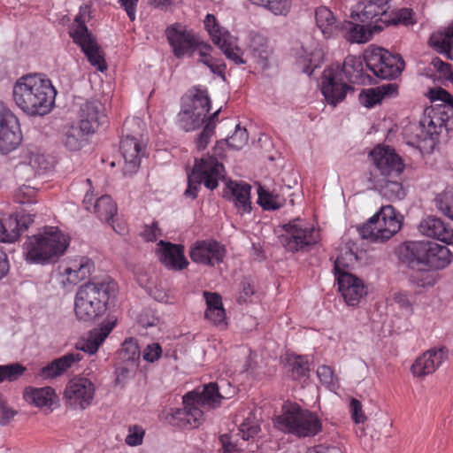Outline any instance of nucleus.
<instances>
[{"mask_svg": "<svg viewBox=\"0 0 453 453\" xmlns=\"http://www.w3.org/2000/svg\"><path fill=\"white\" fill-rule=\"evenodd\" d=\"M225 397L220 394L217 383H209L202 391L187 393L182 398L183 408L164 411L161 418L182 429L196 428L203 422L204 412L218 406Z\"/></svg>", "mask_w": 453, "mask_h": 453, "instance_id": "f257e3e1", "label": "nucleus"}, {"mask_svg": "<svg viewBox=\"0 0 453 453\" xmlns=\"http://www.w3.org/2000/svg\"><path fill=\"white\" fill-rule=\"evenodd\" d=\"M57 90L51 81L42 74H26L14 83L15 104L29 116H43L52 110Z\"/></svg>", "mask_w": 453, "mask_h": 453, "instance_id": "f03ea898", "label": "nucleus"}, {"mask_svg": "<svg viewBox=\"0 0 453 453\" xmlns=\"http://www.w3.org/2000/svg\"><path fill=\"white\" fill-rule=\"evenodd\" d=\"M364 57L349 55L345 58L342 66L332 65L323 72L321 92L326 101L334 106L342 102L350 88L342 80V73L351 83L366 84L372 82V77L366 73Z\"/></svg>", "mask_w": 453, "mask_h": 453, "instance_id": "7ed1b4c3", "label": "nucleus"}, {"mask_svg": "<svg viewBox=\"0 0 453 453\" xmlns=\"http://www.w3.org/2000/svg\"><path fill=\"white\" fill-rule=\"evenodd\" d=\"M399 259L410 268L424 266L441 270L452 261L448 247L429 241H410L403 242L398 250Z\"/></svg>", "mask_w": 453, "mask_h": 453, "instance_id": "20e7f679", "label": "nucleus"}, {"mask_svg": "<svg viewBox=\"0 0 453 453\" xmlns=\"http://www.w3.org/2000/svg\"><path fill=\"white\" fill-rule=\"evenodd\" d=\"M70 240L58 227L47 226L43 233L32 235L25 242L27 260L37 264L56 262L65 254Z\"/></svg>", "mask_w": 453, "mask_h": 453, "instance_id": "39448f33", "label": "nucleus"}, {"mask_svg": "<svg viewBox=\"0 0 453 453\" xmlns=\"http://www.w3.org/2000/svg\"><path fill=\"white\" fill-rule=\"evenodd\" d=\"M115 288L116 283L108 280L100 282L88 281L81 286L74 302L76 318L81 321L90 322L102 315Z\"/></svg>", "mask_w": 453, "mask_h": 453, "instance_id": "423d86ee", "label": "nucleus"}, {"mask_svg": "<svg viewBox=\"0 0 453 453\" xmlns=\"http://www.w3.org/2000/svg\"><path fill=\"white\" fill-rule=\"evenodd\" d=\"M276 426L279 429L298 437L314 436L322 429L319 417L296 403L283 406L282 414L276 417Z\"/></svg>", "mask_w": 453, "mask_h": 453, "instance_id": "0eeeda50", "label": "nucleus"}, {"mask_svg": "<svg viewBox=\"0 0 453 453\" xmlns=\"http://www.w3.org/2000/svg\"><path fill=\"white\" fill-rule=\"evenodd\" d=\"M224 179V165L212 156H204L196 159L194 167L188 177V188L184 192L186 197L196 198L200 185L213 190L218 188L219 180Z\"/></svg>", "mask_w": 453, "mask_h": 453, "instance_id": "6e6552de", "label": "nucleus"}, {"mask_svg": "<svg viewBox=\"0 0 453 453\" xmlns=\"http://www.w3.org/2000/svg\"><path fill=\"white\" fill-rule=\"evenodd\" d=\"M280 235L283 247L291 253L304 252L320 241V231L315 226L299 218L283 226Z\"/></svg>", "mask_w": 453, "mask_h": 453, "instance_id": "1a4fd4ad", "label": "nucleus"}, {"mask_svg": "<svg viewBox=\"0 0 453 453\" xmlns=\"http://www.w3.org/2000/svg\"><path fill=\"white\" fill-rule=\"evenodd\" d=\"M211 109V99L206 88H193L188 91L179 113L180 127L186 132L194 131L204 121Z\"/></svg>", "mask_w": 453, "mask_h": 453, "instance_id": "9d476101", "label": "nucleus"}, {"mask_svg": "<svg viewBox=\"0 0 453 453\" xmlns=\"http://www.w3.org/2000/svg\"><path fill=\"white\" fill-rule=\"evenodd\" d=\"M402 221L399 214L391 205L383 206L365 224L358 227L363 239L372 242H383L390 239L401 228Z\"/></svg>", "mask_w": 453, "mask_h": 453, "instance_id": "9b49d317", "label": "nucleus"}, {"mask_svg": "<svg viewBox=\"0 0 453 453\" xmlns=\"http://www.w3.org/2000/svg\"><path fill=\"white\" fill-rule=\"evenodd\" d=\"M357 259L352 251H347L344 255L337 257L334 261V274L338 281L339 291L349 305L357 304L366 294L363 281L347 272L349 265Z\"/></svg>", "mask_w": 453, "mask_h": 453, "instance_id": "f8f14e48", "label": "nucleus"}, {"mask_svg": "<svg viewBox=\"0 0 453 453\" xmlns=\"http://www.w3.org/2000/svg\"><path fill=\"white\" fill-rule=\"evenodd\" d=\"M364 58L366 68L380 79H395L404 67V61L400 55H394L383 48L372 45L365 50Z\"/></svg>", "mask_w": 453, "mask_h": 453, "instance_id": "ddd939ff", "label": "nucleus"}, {"mask_svg": "<svg viewBox=\"0 0 453 453\" xmlns=\"http://www.w3.org/2000/svg\"><path fill=\"white\" fill-rule=\"evenodd\" d=\"M95 394L96 387L89 379L74 377L67 382L63 399L68 408L83 411L92 404Z\"/></svg>", "mask_w": 453, "mask_h": 453, "instance_id": "4468645a", "label": "nucleus"}, {"mask_svg": "<svg viewBox=\"0 0 453 453\" xmlns=\"http://www.w3.org/2000/svg\"><path fill=\"white\" fill-rule=\"evenodd\" d=\"M165 36L177 58L191 57L199 46L200 37L193 30L188 29L180 23H173L166 27Z\"/></svg>", "mask_w": 453, "mask_h": 453, "instance_id": "2eb2a0df", "label": "nucleus"}, {"mask_svg": "<svg viewBox=\"0 0 453 453\" xmlns=\"http://www.w3.org/2000/svg\"><path fill=\"white\" fill-rule=\"evenodd\" d=\"M373 168L370 171L369 180L378 177H398L403 170L401 157L389 147L377 146L370 154Z\"/></svg>", "mask_w": 453, "mask_h": 453, "instance_id": "dca6fc26", "label": "nucleus"}, {"mask_svg": "<svg viewBox=\"0 0 453 453\" xmlns=\"http://www.w3.org/2000/svg\"><path fill=\"white\" fill-rule=\"evenodd\" d=\"M389 7L377 0H367L357 4L351 17L362 23H367L375 31H382L390 23Z\"/></svg>", "mask_w": 453, "mask_h": 453, "instance_id": "f3484780", "label": "nucleus"}, {"mask_svg": "<svg viewBox=\"0 0 453 453\" xmlns=\"http://www.w3.org/2000/svg\"><path fill=\"white\" fill-rule=\"evenodd\" d=\"M22 133L18 117L0 103V152L9 153L19 147Z\"/></svg>", "mask_w": 453, "mask_h": 453, "instance_id": "a211bd4d", "label": "nucleus"}, {"mask_svg": "<svg viewBox=\"0 0 453 453\" xmlns=\"http://www.w3.org/2000/svg\"><path fill=\"white\" fill-rule=\"evenodd\" d=\"M94 269L93 261L87 257H75L63 261L58 267L60 283L76 285L88 278Z\"/></svg>", "mask_w": 453, "mask_h": 453, "instance_id": "6ab92c4d", "label": "nucleus"}, {"mask_svg": "<svg viewBox=\"0 0 453 453\" xmlns=\"http://www.w3.org/2000/svg\"><path fill=\"white\" fill-rule=\"evenodd\" d=\"M225 247L214 240L196 241L189 250V257L194 263L204 265H215L223 262Z\"/></svg>", "mask_w": 453, "mask_h": 453, "instance_id": "aec40b11", "label": "nucleus"}, {"mask_svg": "<svg viewBox=\"0 0 453 453\" xmlns=\"http://www.w3.org/2000/svg\"><path fill=\"white\" fill-rule=\"evenodd\" d=\"M448 358V349L445 347L434 348L419 356L411 367L414 377L424 378L433 374Z\"/></svg>", "mask_w": 453, "mask_h": 453, "instance_id": "412c9836", "label": "nucleus"}, {"mask_svg": "<svg viewBox=\"0 0 453 453\" xmlns=\"http://www.w3.org/2000/svg\"><path fill=\"white\" fill-rule=\"evenodd\" d=\"M120 152L125 160L124 173L132 174L140 166L141 159L146 155V146L133 135H125L120 142Z\"/></svg>", "mask_w": 453, "mask_h": 453, "instance_id": "4be33fe9", "label": "nucleus"}, {"mask_svg": "<svg viewBox=\"0 0 453 453\" xmlns=\"http://www.w3.org/2000/svg\"><path fill=\"white\" fill-rule=\"evenodd\" d=\"M403 135L409 145L426 151L433 150L438 140L423 119L405 127Z\"/></svg>", "mask_w": 453, "mask_h": 453, "instance_id": "5701e85b", "label": "nucleus"}, {"mask_svg": "<svg viewBox=\"0 0 453 453\" xmlns=\"http://www.w3.org/2000/svg\"><path fill=\"white\" fill-rule=\"evenodd\" d=\"M157 246L158 258L166 268L180 271L188 267V262L184 255L183 245L160 241Z\"/></svg>", "mask_w": 453, "mask_h": 453, "instance_id": "b1692460", "label": "nucleus"}, {"mask_svg": "<svg viewBox=\"0 0 453 453\" xmlns=\"http://www.w3.org/2000/svg\"><path fill=\"white\" fill-rule=\"evenodd\" d=\"M250 190L251 187L248 183L229 180L224 189L223 196L234 203L238 212L242 215L251 211Z\"/></svg>", "mask_w": 453, "mask_h": 453, "instance_id": "393cba45", "label": "nucleus"}, {"mask_svg": "<svg viewBox=\"0 0 453 453\" xmlns=\"http://www.w3.org/2000/svg\"><path fill=\"white\" fill-rule=\"evenodd\" d=\"M104 107L102 103L97 100L87 101L84 103L80 111V121L83 127V130L95 133L98 127L106 122V115L104 112Z\"/></svg>", "mask_w": 453, "mask_h": 453, "instance_id": "a878e982", "label": "nucleus"}, {"mask_svg": "<svg viewBox=\"0 0 453 453\" xmlns=\"http://www.w3.org/2000/svg\"><path fill=\"white\" fill-rule=\"evenodd\" d=\"M421 234L453 245V228L435 216H427L418 225Z\"/></svg>", "mask_w": 453, "mask_h": 453, "instance_id": "bb28decb", "label": "nucleus"}, {"mask_svg": "<svg viewBox=\"0 0 453 453\" xmlns=\"http://www.w3.org/2000/svg\"><path fill=\"white\" fill-rule=\"evenodd\" d=\"M141 351L136 339L127 338L117 353L119 366L117 371L123 374L138 367Z\"/></svg>", "mask_w": 453, "mask_h": 453, "instance_id": "cd10ccee", "label": "nucleus"}, {"mask_svg": "<svg viewBox=\"0 0 453 453\" xmlns=\"http://www.w3.org/2000/svg\"><path fill=\"white\" fill-rule=\"evenodd\" d=\"M81 359L82 355L80 352L67 353L43 366L40 370L39 376L44 380L57 378L64 374Z\"/></svg>", "mask_w": 453, "mask_h": 453, "instance_id": "c85d7f7f", "label": "nucleus"}, {"mask_svg": "<svg viewBox=\"0 0 453 453\" xmlns=\"http://www.w3.org/2000/svg\"><path fill=\"white\" fill-rule=\"evenodd\" d=\"M203 297L206 303L204 318L214 326L225 328L226 317L221 296L216 292L204 291Z\"/></svg>", "mask_w": 453, "mask_h": 453, "instance_id": "c756f323", "label": "nucleus"}, {"mask_svg": "<svg viewBox=\"0 0 453 453\" xmlns=\"http://www.w3.org/2000/svg\"><path fill=\"white\" fill-rule=\"evenodd\" d=\"M429 44L438 53L453 60V22L434 31L429 38Z\"/></svg>", "mask_w": 453, "mask_h": 453, "instance_id": "7c9ffc66", "label": "nucleus"}, {"mask_svg": "<svg viewBox=\"0 0 453 453\" xmlns=\"http://www.w3.org/2000/svg\"><path fill=\"white\" fill-rule=\"evenodd\" d=\"M445 108V105H438L437 107L426 109L422 119L437 139L443 129H448V123L450 120L449 114Z\"/></svg>", "mask_w": 453, "mask_h": 453, "instance_id": "2f4dec72", "label": "nucleus"}, {"mask_svg": "<svg viewBox=\"0 0 453 453\" xmlns=\"http://www.w3.org/2000/svg\"><path fill=\"white\" fill-rule=\"evenodd\" d=\"M88 134L81 124H71L64 127L61 141L67 150L78 151L86 144Z\"/></svg>", "mask_w": 453, "mask_h": 453, "instance_id": "473e14b6", "label": "nucleus"}, {"mask_svg": "<svg viewBox=\"0 0 453 453\" xmlns=\"http://www.w3.org/2000/svg\"><path fill=\"white\" fill-rule=\"evenodd\" d=\"M196 48V52L199 55L198 62L206 65L212 73L225 79L226 64L211 55L213 49L209 43L200 40Z\"/></svg>", "mask_w": 453, "mask_h": 453, "instance_id": "72a5a7b5", "label": "nucleus"}, {"mask_svg": "<svg viewBox=\"0 0 453 453\" xmlns=\"http://www.w3.org/2000/svg\"><path fill=\"white\" fill-rule=\"evenodd\" d=\"M316 25L325 38L333 37L338 31V22L333 12L326 6H319L315 10Z\"/></svg>", "mask_w": 453, "mask_h": 453, "instance_id": "f704fd0d", "label": "nucleus"}, {"mask_svg": "<svg viewBox=\"0 0 453 453\" xmlns=\"http://www.w3.org/2000/svg\"><path fill=\"white\" fill-rule=\"evenodd\" d=\"M394 177H378L370 180L372 185L380 188L384 196L389 200H401L405 196V190L399 180H393Z\"/></svg>", "mask_w": 453, "mask_h": 453, "instance_id": "c9c22d12", "label": "nucleus"}, {"mask_svg": "<svg viewBox=\"0 0 453 453\" xmlns=\"http://www.w3.org/2000/svg\"><path fill=\"white\" fill-rule=\"evenodd\" d=\"M23 397L26 402L36 407H50L56 397V393L51 387H28L24 390Z\"/></svg>", "mask_w": 453, "mask_h": 453, "instance_id": "e433bc0d", "label": "nucleus"}, {"mask_svg": "<svg viewBox=\"0 0 453 453\" xmlns=\"http://www.w3.org/2000/svg\"><path fill=\"white\" fill-rule=\"evenodd\" d=\"M342 30L347 41L353 43H365L372 39L373 33H376L372 26L367 23L364 25L348 21L343 25Z\"/></svg>", "mask_w": 453, "mask_h": 453, "instance_id": "4c0bfd02", "label": "nucleus"}, {"mask_svg": "<svg viewBox=\"0 0 453 453\" xmlns=\"http://www.w3.org/2000/svg\"><path fill=\"white\" fill-rule=\"evenodd\" d=\"M73 42L81 48L93 66H96L101 72L106 69L104 58L91 35Z\"/></svg>", "mask_w": 453, "mask_h": 453, "instance_id": "58836bf2", "label": "nucleus"}, {"mask_svg": "<svg viewBox=\"0 0 453 453\" xmlns=\"http://www.w3.org/2000/svg\"><path fill=\"white\" fill-rule=\"evenodd\" d=\"M324 59L322 47L316 44L310 51L303 48V54L297 58V64L303 68V72L311 75L318 68Z\"/></svg>", "mask_w": 453, "mask_h": 453, "instance_id": "ea45409f", "label": "nucleus"}, {"mask_svg": "<svg viewBox=\"0 0 453 453\" xmlns=\"http://www.w3.org/2000/svg\"><path fill=\"white\" fill-rule=\"evenodd\" d=\"M257 203L264 209L267 211L277 210L285 204V198L283 196L276 193L275 190L272 192L265 190L262 186L257 189Z\"/></svg>", "mask_w": 453, "mask_h": 453, "instance_id": "a19ab883", "label": "nucleus"}, {"mask_svg": "<svg viewBox=\"0 0 453 453\" xmlns=\"http://www.w3.org/2000/svg\"><path fill=\"white\" fill-rule=\"evenodd\" d=\"M117 204L112 198L104 195L98 198L94 204V212L101 220L110 222L117 214Z\"/></svg>", "mask_w": 453, "mask_h": 453, "instance_id": "79ce46f5", "label": "nucleus"}, {"mask_svg": "<svg viewBox=\"0 0 453 453\" xmlns=\"http://www.w3.org/2000/svg\"><path fill=\"white\" fill-rule=\"evenodd\" d=\"M89 13L90 8L88 5L84 4L80 7L79 13L74 19L75 27H73L70 32V35L73 41H80L81 38L91 35L86 26Z\"/></svg>", "mask_w": 453, "mask_h": 453, "instance_id": "37998d69", "label": "nucleus"}, {"mask_svg": "<svg viewBox=\"0 0 453 453\" xmlns=\"http://www.w3.org/2000/svg\"><path fill=\"white\" fill-rule=\"evenodd\" d=\"M421 267H417L418 270L411 273V282L418 288L433 287L437 281L438 274L434 272L435 270Z\"/></svg>", "mask_w": 453, "mask_h": 453, "instance_id": "c03bdc74", "label": "nucleus"}, {"mask_svg": "<svg viewBox=\"0 0 453 453\" xmlns=\"http://www.w3.org/2000/svg\"><path fill=\"white\" fill-rule=\"evenodd\" d=\"M203 23L215 45H218L226 38H230L229 33L219 26L214 15L207 14Z\"/></svg>", "mask_w": 453, "mask_h": 453, "instance_id": "a18cd8bd", "label": "nucleus"}, {"mask_svg": "<svg viewBox=\"0 0 453 453\" xmlns=\"http://www.w3.org/2000/svg\"><path fill=\"white\" fill-rule=\"evenodd\" d=\"M439 211L453 220V188L446 189L435 197Z\"/></svg>", "mask_w": 453, "mask_h": 453, "instance_id": "49530a36", "label": "nucleus"}, {"mask_svg": "<svg viewBox=\"0 0 453 453\" xmlns=\"http://www.w3.org/2000/svg\"><path fill=\"white\" fill-rule=\"evenodd\" d=\"M27 368L19 363L0 365V383L4 381H15L19 380Z\"/></svg>", "mask_w": 453, "mask_h": 453, "instance_id": "de8ad7c7", "label": "nucleus"}, {"mask_svg": "<svg viewBox=\"0 0 453 453\" xmlns=\"http://www.w3.org/2000/svg\"><path fill=\"white\" fill-rule=\"evenodd\" d=\"M95 334H96L91 330L86 336L81 338L76 342V349L90 355L95 354L103 343V342H99Z\"/></svg>", "mask_w": 453, "mask_h": 453, "instance_id": "09e8293b", "label": "nucleus"}, {"mask_svg": "<svg viewBox=\"0 0 453 453\" xmlns=\"http://www.w3.org/2000/svg\"><path fill=\"white\" fill-rule=\"evenodd\" d=\"M217 46L223 51L226 57L232 60L236 65H242L245 63L242 58V52L238 47H234L230 42V38H226Z\"/></svg>", "mask_w": 453, "mask_h": 453, "instance_id": "8fccbe9b", "label": "nucleus"}, {"mask_svg": "<svg viewBox=\"0 0 453 453\" xmlns=\"http://www.w3.org/2000/svg\"><path fill=\"white\" fill-rule=\"evenodd\" d=\"M317 375L320 382L329 388L335 389L338 388V379L334 375V370L328 365H320L317 370Z\"/></svg>", "mask_w": 453, "mask_h": 453, "instance_id": "3c124183", "label": "nucleus"}, {"mask_svg": "<svg viewBox=\"0 0 453 453\" xmlns=\"http://www.w3.org/2000/svg\"><path fill=\"white\" fill-rule=\"evenodd\" d=\"M248 141L247 130L237 125L234 134L226 139V143L234 150H241L247 144Z\"/></svg>", "mask_w": 453, "mask_h": 453, "instance_id": "603ef678", "label": "nucleus"}, {"mask_svg": "<svg viewBox=\"0 0 453 453\" xmlns=\"http://www.w3.org/2000/svg\"><path fill=\"white\" fill-rule=\"evenodd\" d=\"M293 0H268L264 8L275 15H288L292 8Z\"/></svg>", "mask_w": 453, "mask_h": 453, "instance_id": "864d4df0", "label": "nucleus"}, {"mask_svg": "<svg viewBox=\"0 0 453 453\" xmlns=\"http://www.w3.org/2000/svg\"><path fill=\"white\" fill-rule=\"evenodd\" d=\"M4 219L7 242H14L19 239L22 233L18 220V216H9Z\"/></svg>", "mask_w": 453, "mask_h": 453, "instance_id": "5fc2aeb1", "label": "nucleus"}, {"mask_svg": "<svg viewBox=\"0 0 453 453\" xmlns=\"http://www.w3.org/2000/svg\"><path fill=\"white\" fill-rule=\"evenodd\" d=\"M260 431V426L257 422L251 418H247L239 426V435L245 441L255 437Z\"/></svg>", "mask_w": 453, "mask_h": 453, "instance_id": "6e6d98bb", "label": "nucleus"}, {"mask_svg": "<svg viewBox=\"0 0 453 453\" xmlns=\"http://www.w3.org/2000/svg\"><path fill=\"white\" fill-rule=\"evenodd\" d=\"M291 377L294 380H299L308 376L309 366L308 362L303 357H296L290 362Z\"/></svg>", "mask_w": 453, "mask_h": 453, "instance_id": "4d7b16f0", "label": "nucleus"}, {"mask_svg": "<svg viewBox=\"0 0 453 453\" xmlns=\"http://www.w3.org/2000/svg\"><path fill=\"white\" fill-rule=\"evenodd\" d=\"M390 12V20L389 25H411L414 24L413 19V12L409 8H403L396 12Z\"/></svg>", "mask_w": 453, "mask_h": 453, "instance_id": "13d9d810", "label": "nucleus"}, {"mask_svg": "<svg viewBox=\"0 0 453 453\" xmlns=\"http://www.w3.org/2000/svg\"><path fill=\"white\" fill-rule=\"evenodd\" d=\"M359 99L364 106L371 108L381 102L383 99V95L378 88H371L365 92L361 93Z\"/></svg>", "mask_w": 453, "mask_h": 453, "instance_id": "bf43d9fd", "label": "nucleus"}, {"mask_svg": "<svg viewBox=\"0 0 453 453\" xmlns=\"http://www.w3.org/2000/svg\"><path fill=\"white\" fill-rule=\"evenodd\" d=\"M215 134L213 123H205L202 132L199 134L196 140V146L198 150H203L206 149L211 142V137Z\"/></svg>", "mask_w": 453, "mask_h": 453, "instance_id": "052dcab7", "label": "nucleus"}, {"mask_svg": "<svg viewBox=\"0 0 453 453\" xmlns=\"http://www.w3.org/2000/svg\"><path fill=\"white\" fill-rule=\"evenodd\" d=\"M27 159L28 164L38 173L45 172L50 167V163L44 155L38 152H29Z\"/></svg>", "mask_w": 453, "mask_h": 453, "instance_id": "680f3d73", "label": "nucleus"}, {"mask_svg": "<svg viewBox=\"0 0 453 453\" xmlns=\"http://www.w3.org/2000/svg\"><path fill=\"white\" fill-rule=\"evenodd\" d=\"M145 435L144 429L140 426H132L128 428L126 443L129 446H139L142 443Z\"/></svg>", "mask_w": 453, "mask_h": 453, "instance_id": "e2e57ef3", "label": "nucleus"}, {"mask_svg": "<svg viewBox=\"0 0 453 453\" xmlns=\"http://www.w3.org/2000/svg\"><path fill=\"white\" fill-rule=\"evenodd\" d=\"M349 409L351 415V418L355 423H364L367 419L363 411L362 403L359 400L356 398H351Z\"/></svg>", "mask_w": 453, "mask_h": 453, "instance_id": "0e129e2a", "label": "nucleus"}, {"mask_svg": "<svg viewBox=\"0 0 453 453\" xmlns=\"http://www.w3.org/2000/svg\"><path fill=\"white\" fill-rule=\"evenodd\" d=\"M142 355L145 361L154 363L161 357L162 348L158 343L153 342L146 346Z\"/></svg>", "mask_w": 453, "mask_h": 453, "instance_id": "69168bd1", "label": "nucleus"}, {"mask_svg": "<svg viewBox=\"0 0 453 453\" xmlns=\"http://www.w3.org/2000/svg\"><path fill=\"white\" fill-rule=\"evenodd\" d=\"M432 101H441L453 108V96L444 88H438L430 91Z\"/></svg>", "mask_w": 453, "mask_h": 453, "instance_id": "338daca9", "label": "nucleus"}, {"mask_svg": "<svg viewBox=\"0 0 453 453\" xmlns=\"http://www.w3.org/2000/svg\"><path fill=\"white\" fill-rule=\"evenodd\" d=\"M161 234L162 232L158 227L157 222H153L151 225H145L142 233V238L147 242H155Z\"/></svg>", "mask_w": 453, "mask_h": 453, "instance_id": "774afa93", "label": "nucleus"}]
</instances>
